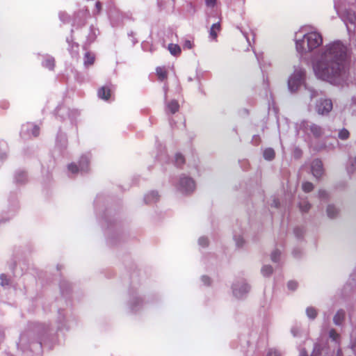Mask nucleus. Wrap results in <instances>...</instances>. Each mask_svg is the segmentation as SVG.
<instances>
[{
	"mask_svg": "<svg viewBox=\"0 0 356 356\" xmlns=\"http://www.w3.org/2000/svg\"><path fill=\"white\" fill-rule=\"evenodd\" d=\"M306 314L309 318L314 319L317 316V311L313 307H309L306 309Z\"/></svg>",
	"mask_w": 356,
	"mask_h": 356,
	"instance_id": "nucleus-22",
	"label": "nucleus"
},
{
	"mask_svg": "<svg viewBox=\"0 0 356 356\" xmlns=\"http://www.w3.org/2000/svg\"><path fill=\"white\" fill-rule=\"evenodd\" d=\"M281 256V251L278 249L273 250L271 253L270 258L273 262H278Z\"/></svg>",
	"mask_w": 356,
	"mask_h": 356,
	"instance_id": "nucleus-27",
	"label": "nucleus"
},
{
	"mask_svg": "<svg viewBox=\"0 0 356 356\" xmlns=\"http://www.w3.org/2000/svg\"><path fill=\"white\" fill-rule=\"evenodd\" d=\"M165 108L166 112H170L173 114L179 111V105L177 101L171 100L165 103Z\"/></svg>",
	"mask_w": 356,
	"mask_h": 356,
	"instance_id": "nucleus-13",
	"label": "nucleus"
},
{
	"mask_svg": "<svg viewBox=\"0 0 356 356\" xmlns=\"http://www.w3.org/2000/svg\"><path fill=\"white\" fill-rule=\"evenodd\" d=\"M294 233L297 237L300 238L302 235V230L300 228H296Z\"/></svg>",
	"mask_w": 356,
	"mask_h": 356,
	"instance_id": "nucleus-44",
	"label": "nucleus"
},
{
	"mask_svg": "<svg viewBox=\"0 0 356 356\" xmlns=\"http://www.w3.org/2000/svg\"><path fill=\"white\" fill-rule=\"evenodd\" d=\"M275 156V152L271 148L266 149L264 152V157L266 160H272Z\"/></svg>",
	"mask_w": 356,
	"mask_h": 356,
	"instance_id": "nucleus-24",
	"label": "nucleus"
},
{
	"mask_svg": "<svg viewBox=\"0 0 356 356\" xmlns=\"http://www.w3.org/2000/svg\"><path fill=\"white\" fill-rule=\"evenodd\" d=\"M345 317V312L342 309H339L337 311L336 314L334 315L333 318V321L335 325H340L342 322L343 321Z\"/></svg>",
	"mask_w": 356,
	"mask_h": 356,
	"instance_id": "nucleus-16",
	"label": "nucleus"
},
{
	"mask_svg": "<svg viewBox=\"0 0 356 356\" xmlns=\"http://www.w3.org/2000/svg\"><path fill=\"white\" fill-rule=\"evenodd\" d=\"M175 161L177 165L179 166L184 162V158L181 154H177L175 157Z\"/></svg>",
	"mask_w": 356,
	"mask_h": 356,
	"instance_id": "nucleus-31",
	"label": "nucleus"
},
{
	"mask_svg": "<svg viewBox=\"0 0 356 356\" xmlns=\"http://www.w3.org/2000/svg\"><path fill=\"white\" fill-rule=\"evenodd\" d=\"M296 129L298 134L302 131L306 134H312L316 138L321 136L323 134V129L319 125L306 120L296 123Z\"/></svg>",
	"mask_w": 356,
	"mask_h": 356,
	"instance_id": "nucleus-5",
	"label": "nucleus"
},
{
	"mask_svg": "<svg viewBox=\"0 0 356 356\" xmlns=\"http://www.w3.org/2000/svg\"><path fill=\"white\" fill-rule=\"evenodd\" d=\"M350 51L340 40L330 42L321 48L312 58L315 76L332 85L339 86L348 77L346 65Z\"/></svg>",
	"mask_w": 356,
	"mask_h": 356,
	"instance_id": "nucleus-1",
	"label": "nucleus"
},
{
	"mask_svg": "<svg viewBox=\"0 0 356 356\" xmlns=\"http://www.w3.org/2000/svg\"><path fill=\"white\" fill-rule=\"evenodd\" d=\"M287 287L291 291H295L298 287V283L296 281H289Z\"/></svg>",
	"mask_w": 356,
	"mask_h": 356,
	"instance_id": "nucleus-35",
	"label": "nucleus"
},
{
	"mask_svg": "<svg viewBox=\"0 0 356 356\" xmlns=\"http://www.w3.org/2000/svg\"><path fill=\"white\" fill-rule=\"evenodd\" d=\"M329 337L333 341L339 343L340 335L334 329L330 330Z\"/></svg>",
	"mask_w": 356,
	"mask_h": 356,
	"instance_id": "nucleus-23",
	"label": "nucleus"
},
{
	"mask_svg": "<svg viewBox=\"0 0 356 356\" xmlns=\"http://www.w3.org/2000/svg\"><path fill=\"white\" fill-rule=\"evenodd\" d=\"M267 356H282V353L275 348H270L267 353Z\"/></svg>",
	"mask_w": 356,
	"mask_h": 356,
	"instance_id": "nucleus-33",
	"label": "nucleus"
},
{
	"mask_svg": "<svg viewBox=\"0 0 356 356\" xmlns=\"http://www.w3.org/2000/svg\"><path fill=\"white\" fill-rule=\"evenodd\" d=\"M306 71L303 67H296L293 72L288 79V89L291 93L298 91L302 86H305V95L308 96L310 99L318 96V92L313 88L308 87L305 85Z\"/></svg>",
	"mask_w": 356,
	"mask_h": 356,
	"instance_id": "nucleus-3",
	"label": "nucleus"
},
{
	"mask_svg": "<svg viewBox=\"0 0 356 356\" xmlns=\"http://www.w3.org/2000/svg\"><path fill=\"white\" fill-rule=\"evenodd\" d=\"M15 179L17 182H23L26 179V174L24 172H17Z\"/></svg>",
	"mask_w": 356,
	"mask_h": 356,
	"instance_id": "nucleus-32",
	"label": "nucleus"
},
{
	"mask_svg": "<svg viewBox=\"0 0 356 356\" xmlns=\"http://www.w3.org/2000/svg\"><path fill=\"white\" fill-rule=\"evenodd\" d=\"M339 209L334 204H329L327 207L326 213L330 218H334L339 214Z\"/></svg>",
	"mask_w": 356,
	"mask_h": 356,
	"instance_id": "nucleus-15",
	"label": "nucleus"
},
{
	"mask_svg": "<svg viewBox=\"0 0 356 356\" xmlns=\"http://www.w3.org/2000/svg\"><path fill=\"white\" fill-rule=\"evenodd\" d=\"M140 298H134L131 302L132 309L136 310V305L139 304L141 302Z\"/></svg>",
	"mask_w": 356,
	"mask_h": 356,
	"instance_id": "nucleus-36",
	"label": "nucleus"
},
{
	"mask_svg": "<svg viewBox=\"0 0 356 356\" xmlns=\"http://www.w3.org/2000/svg\"><path fill=\"white\" fill-rule=\"evenodd\" d=\"M295 42L297 51L305 54L319 47L323 44V37L316 29L303 27L296 33Z\"/></svg>",
	"mask_w": 356,
	"mask_h": 356,
	"instance_id": "nucleus-2",
	"label": "nucleus"
},
{
	"mask_svg": "<svg viewBox=\"0 0 356 356\" xmlns=\"http://www.w3.org/2000/svg\"><path fill=\"white\" fill-rule=\"evenodd\" d=\"M160 195L157 191H149L144 196V202L147 204H152L159 201Z\"/></svg>",
	"mask_w": 356,
	"mask_h": 356,
	"instance_id": "nucleus-12",
	"label": "nucleus"
},
{
	"mask_svg": "<svg viewBox=\"0 0 356 356\" xmlns=\"http://www.w3.org/2000/svg\"><path fill=\"white\" fill-rule=\"evenodd\" d=\"M89 155H83L79 161V165L75 163H72L67 166L68 170L72 174L86 172L89 169Z\"/></svg>",
	"mask_w": 356,
	"mask_h": 356,
	"instance_id": "nucleus-7",
	"label": "nucleus"
},
{
	"mask_svg": "<svg viewBox=\"0 0 356 356\" xmlns=\"http://www.w3.org/2000/svg\"><path fill=\"white\" fill-rule=\"evenodd\" d=\"M63 328H64V325L63 326V325H62L59 326V329H63Z\"/></svg>",
	"mask_w": 356,
	"mask_h": 356,
	"instance_id": "nucleus-49",
	"label": "nucleus"
},
{
	"mask_svg": "<svg viewBox=\"0 0 356 356\" xmlns=\"http://www.w3.org/2000/svg\"><path fill=\"white\" fill-rule=\"evenodd\" d=\"M233 296L237 299L245 298L250 290L249 284L243 280L235 281L232 286Z\"/></svg>",
	"mask_w": 356,
	"mask_h": 356,
	"instance_id": "nucleus-6",
	"label": "nucleus"
},
{
	"mask_svg": "<svg viewBox=\"0 0 356 356\" xmlns=\"http://www.w3.org/2000/svg\"><path fill=\"white\" fill-rule=\"evenodd\" d=\"M1 284L2 286H6L9 284V279L7 277L6 275H1Z\"/></svg>",
	"mask_w": 356,
	"mask_h": 356,
	"instance_id": "nucleus-38",
	"label": "nucleus"
},
{
	"mask_svg": "<svg viewBox=\"0 0 356 356\" xmlns=\"http://www.w3.org/2000/svg\"><path fill=\"white\" fill-rule=\"evenodd\" d=\"M216 0H205L206 5L209 7H214Z\"/></svg>",
	"mask_w": 356,
	"mask_h": 356,
	"instance_id": "nucleus-42",
	"label": "nucleus"
},
{
	"mask_svg": "<svg viewBox=\"0 0 356 356\" xmlns=\"http://www.w3.org/2000/svg\"><path fill=\"white\" fill-rule=\"evenodd\" d=\"M342 19L348 30L354 29L356 26V16L354 13H348L346 16L343 15Z\"/></svg>",
	"mask_w": 356,
	"mask_h": 356,
	"instance_id": "nucleus-11",
	"label": "nucleus"
},
{
	"mask_svg": "<svg viewBox=\"0 0 356 356\" xmlns=\"http://www.w3.org/2000/svg\"><path fill=\"white\" fill-rule=\"evenodd\" d=\"M95 60V56L93 54L90 52H86L84 56V65L86 66H89L93 64Z\"/></svg>",
	"mask_w": 356,
	"mask_h": 356,
	"instance_id": "nucleus-18",
	"label": "nucleus"
},
{
	"mask_svg": "<svg viewBox=\"0 0 356 356\" xmlns=\"http://www.w3.org/2000/svg\"><path fill=\"white\" fill-rule=\"evenodd\" d=\"M39 131L40 129L37 125L28 122L22 125L20 134L22 138H28L38 136Z\"/></svg>",
	"mask_w": 356,
	"mask_h": 356,
	"instance_id": "nucleus-9",
	"label": "nucleus"
},
{
	"mask_svg": "<svg viewBox=\"0 0 356 356\" xmlns=\"http://www.w3.org/2000/svg\"><path fill=\"white\" fill-rule=\"evenodd\" d=\"M163 89H164V92H165L164 98H165V99L167 98V90H168V87H167L166 86H164Z\"/></svg>",
	"mask_w": 356,
	"mask_h": 356,
	"instance_id": "nucleus-47",
	"label": "nucleus"
},
{
	"mask_svg": "<svg viewBox=\"0 0 356 356\" xmlns=\"http://www.w3.org/2000/svg\"><path fill=\"white\" fill-rule=\"evenodd\" d=\"M98 96L104 100H108L111 97V89L107 86H103L98 90Z\"/></svg>",
	"mask_w": 356,
	"mask_h": 356,
	"instance_id": "nucleus-14",
	"label": "nucleus"
},
{
	"mask_svg": "<svg viewBox=\"0 0 356 356\" xmlns=\"http://www.w3.org/2000/svg\"><path fill=\"white\" fill-rule=\"evenodd\" d=\"M235 241H236V245L238 247L242 246L244 243V240H243V237H241L240 236H235Z\"/></svg>",
	"mask_w": 356,
	"mask_h": 356,
	"instance_id": "nucleus-39",
	"label": "nucleus"
},
{
	"mask_svg": "<svg viewBox=\"0 0 356 356\" xmlns=\"http://www.w3.org/2000/svg\"><path fill=\"white\" fill-rule=\"evenodd\" d=\"M198 243L202 247H206L209 243L208 238L207 237L202 236L199 238Z\"/></svg>",
	"mask_w": 356,
	"mask_h": 356,
	"instance_id": "nucleus-34",
	"label": "nucleus"
},
{
	"mask_svg": "<svg viewBox=\"0 0 356 356\" xmlns=\"http://www.w3.org/2000/svg\"><path fill=\"white\" fill-rule=\"evenodd\" d=\"M202 281L205 285H209L210 284V278L207 276H202Z\"/></svg>",
	"mask_w": 356,
	"mask_h": 356,
	"instance_id": "nucleus-43",
	"label": "nucleus"
},
{
	"mask_svg": "<svg viewBox=\"0 0 356 356\" xmlns=\"http://www.w3.org/2000/svg\"><path fill=\"white\" fill-rule=\"evenodd\" d=\"M299 208L302 212H307L310 208L311 204L307 200H303L299 203Z\"/></svg>",
	"mask_w": 356,
	"mask_h": 356,
	"instance_id": "nucleus-26",
	"label": "nucleus"
},
{
	"mask_svg": "<svg viewBox=\"0 0 356 356\" xmlns=\"http://www.w3.org/2000/svg\"><path fill=\"white\" fill-rule=\"evenodd\" d=\"M195 182L193 178L184 174L181 175L175 184L177 190L182 194H189L195 189Z\"/></svg>",
	"mask_w": 356,
	"mask_h": 356,
	"instance_id": "nucleus-4",
	"label": "nucleus"
},
{
	"mask_svg": "<svg viewBox=\"0 0 356 356\" xmlns=\"http://www.w3.org/2000/svg\"><path fill=\"white\" fill-rule=\"evenodd\" d=\"M261 271L264 276H269L273 273V268L270 265H264Z\"/></svg>",
	"mask_w": 356,
	"mask_h": 356,
	"instance_id": "nucleus-28",
	"label": "nucleus"
},
{
	"mask_svg": "<svg viewBox=\"0 0 356 356\" xmlns=\"http://www.w3.org/2000/svg\"><path fill=\"white\" fill-rule=\"evenodd\" d=\"M327 195H328L327 193L324 190H321L318 192V196L321 199L326 198L327 197Z\"/></svg>",
	"mask_w": 356,
	"mask_h": 356,
	"instance_id": "nucleus-41",
	"label": "nucleus"
},
{
	"mask_svg": "<svg viewBox=\"0 0 356 356\" xmlns=\"http://www.w3.org/2000/svg\"><path fill=\"white\" fill-rule=\"evenodd\" d=\"M291 334L293 337H297L300 332V329L297 326H294L291 330Z\"/></svg>",
	"mask_w": 356,
	"mask_h": 356,
	"instance_id": "nucleus-40",
	"label": "nucleus"
},
{
	"mask_svg": "<svg viewBox=\"0 0 356 356\" xmlns=\"http://www.w3.org/2000/svg\"><path fill=\"white\" fill-rule=\"evenodd\" d=\"M321 352V346L318 344H316L314 347V350L311 356H319Z\"/></svg>",
	"mask_w": 356,
	"mask_h": 356,
	"instance_id": "nucleus-37",
	"label": "nucleus"
},
{
	"mask_svg": "<svg viewBox=\"0 0 356 356\" xmlns=\"http://www.w3.org/2000/svg\"><path fill=\"white\" fill-rule=\"evenodd\" d=\"M43 66L52 70L54 67V58L51 56H47L43 62Z\"/></svg>",
	"mask_w": 356,
	"mask_h": 356,
	"instance_id": "nucleus-19",
	"label": "nucleus"
},
{
	"mask_svg": "<svg viewBox=\"0 0 356 356\" xmlns=\"http://www.w3.org/2000/svg\"><path fill=\"white\" fill-rule=\"evenodd\" d=\"M220 30V24H213L210 30V35L212 38L216 39L217 37V31Z\"/></svg>",
	"mask_w": 356,
	"mask_h": 356,
	"instance_id": "nucleus-25",
	"label": "nucleus"
},
{
	"mask_svg": "<svg viewBox=\"0 0 356 356\" xmlns=\"http://www.w3.org/2000/svg\"><path fill=\"white\" fill-rule=\"evenodd\" d=\"M350 136L349 131L346 129H342L339 131L338 137L341 140H346Z\"/></svg>",
	"mask_w": 356,
	"mask_h": 356,
	"instance_id": "nucleus-29",
	"label": "nucleus"
},
{
	"mask_svg": "<svg viewBox=\"0 0 356 356\" xmlns=\"http://www.w3.org/2000/svg\"><path fill=\"white\" fill-rule=\"evenodd\" d=\"M356 170V155L349 160V165L347 168L348 173H353Z\"/></svg>",
	"mask_w": 356,
	"mask_h": 356,
	"instance_id": "nucleus-21",
	"label": "nucleus"
},
{
	"mask_svg": "<svg viewBox=\"0 0 356 356\" xmlns=\"http://www.w3.org/2000/svg\"><path fill=\"white\" fill-rule=\"evenodd\" d=\"M333 105L330 99H319L316 104L315 110L318 114L327 115L332 109Z\"/></svg>",
	"mask_w": 356,
	"mask_h": 356,
	"instance_id": "nucleus-8",
	"label": "nucleus"
},
{
	"mask_svg": "<svg viewBox=\"0 0 356 356\" xmlns=\"http://www.w3.org/2000/svg\"><path fill=\"white\" fill-rule=\"evenodd\" d=\"M95 8H96V10H97V13H99L101 10V8H102V5H101V3L99 1H97L95 4Z\"/></svg>",
	"mask_w": 356,
	"mask_h": 356,
	"instance_id": "nucleus-45",
	"label": "nucleus"
},
{
	"mask_svg": "<svg viewBox=\"0 0 356 356\" xmlns=\"http://www.w3.org/2000/svg\"><path fill=\"white\" fill-rule=\"evenodd\" d=\"M312 172L313 175L316 177H321L323 174V168L321 161L318 159H316L312 161Z\"/></svg>",
	"mask_w": 356,
	"mask_h": 356,
	"instance_id": "nucleus-10",
	"label": "nucleus"
},
{
	"mask_svg": "<svg viewBox=\"0 0 356 356\" xmlns=\"http://www.w3.org/2000/svg\"><path fill=\"white\" fill-rule=\"evenodd\" d=\"M299 356H307V354L304 350H302L300 352Z\"/></svg>",
	"mask_w": 356,
	"mask_h": 356,
	"instance_id": "nucleus-46",
	"label": "nucleus"
},
{
	"mask_svg": "<svg viewBox=\"0 0 356 356\" xmlns=\"http://www.w3.org/2000/svg\"><path fill=\"white\" fill-rule=\"evenodd\" d=\"M185 46L188 48H191V42L190 41H186V43H185Z\"/></svg>",
	"mask_w": 356,
	"mask_h": 356,
	"instance_id": "nucleus-48",
	"label": "nucleus"
},
{
	"mask_svg": "<svg viewBox=\"0 0 356 356\" xmlns=\"http://www.w3.org/2000/svg\"><path fill=\"white\" fill-rule=\"evenodd\" d=\"M313 184L310 182L307 181L303 183L302 185V190L306 193L312 191L313 190Z\"/></svg>",
	"mask_w": 356,
	"mask_h": 356,
	"instance_id": "nucleus-30",
	"label": "nucleus"
},
{
	"mask_svg": "<svg viewBox=\"0 0 356 356\" xmlns=\"http://www.w3.org/2000/svg\"><path fill=\"white\" fill-rule=\"evenodd\" d=\"M168 50L173 56H177L181 53V48L179 45L175 44H170L168 45Z\"/></svg>",
	"mask_w": 356,
	"mask_h": 356,
	"instance_id": "nucleus-17",
	"label": "nucleus"
},
{
	"mask_svg": "<svg viewBox=\"0 0 356 356\" xmlns=\"http://www.w3.org/2000/svg\"><path fill=\"white\" fill-rule=\"evenodd\" d=\"M156 71V74L161 81H163L167 78V72L164 67H158Z\"/></svg>",
	"mask_w": 356,
	"mask_h": 356,
	"instance_id": "nucleus-20",
	"label": "nucleus"
}]
</instances>
